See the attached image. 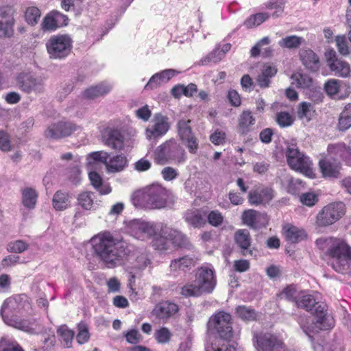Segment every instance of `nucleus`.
Listing matches in <instances>:
<instances>
[{"label": "nucleus", "mask_w": 351, "mask_h": 351, "mask_svg": "<svg viewBox=\"0 0 351 351\" xmlns=\"http://www.w3.org/2000/svg\"><path fill=\"white\" fill-rule=\"evenodd\" d=\"M57 334L61 343L65 348H70L72 346L73 339L75 335L74 331L69 329L66 325L60 326L57 330Z\"/></svg>", "instance_id": "obj_42"}, {"label": "nucleus", "mask_w": 351, "mask_h": 351, "mask_svg": "<svg viewBox=\"0 0 351 351\" xmlns=\"http://www.w3.org/2000/svg\"><path fill=\"white\" fill-rule=\"evenodd\" d=\"M300 56L306 68L316 71L319 67V60L317 56L311 49H302Z\"/></svg>", "instance_id": "obj_31"}, {"label": "nucleus", "mask_w": 351, "mask_h": 351, "mask_svg": "<svg viewBox=\"0 0 351 351\" xmlns=\"http://www.w3.org/2000/svg\"><path fill=\"white\" fill-rule=\"evenodd\" d=\"M351 127V104H347L339 115L337 129L344 132Z\"/></svg>", "instance_id": "obj_45"}, {"label": "nucleus", "mask_w": 351, "mask_h": 351, "mask_svg": "<svg viewBox=\"0 0 351 351\" xmlns=\"http://www.w3.org/2000/svg\"><path fill=\"white\" fill-rule=\"evenodd\" d=\"M349 148L344 143H338L329 145L327 151L330 158L337 161L339 159H343L348 153Z\"/></svg>", "instance_id": "obj_37"}, {"label": "nucleus", "mask_w": 351, "mask_h": 351, "mask_svg": "<svg viewBox=\"0 0 351 351\" xmlns=\"http://www.w3.org/2000/svg\"><path fill=\"white\" fill-rule=\"evenodd\" d=\"M335 42L338 51L341 55L347 56L350 53L347 41L344 36H337L335 38Z\"/></svg>", "instance_id": "obj_62"}, {"label": "nucleus", "mask_w": 351, "mask_h": 351, "mask_svg": "<svg viewBox=\"0 0 351 351\" xmlns=\"http://www.w3.org/2000/svg\"><path fill=\"white\" fill-rule=\"evenodd\" d=\"M172 337V334L169 328L166 327H161L156 330L154 332V338L158 343L166 344L168 343Z\"/></svg>", "instance_id": "obj_55"}, {"label": "nucleus", "mask_w": 351, "mask_h": 351, "mask_svg": "<svg viewBox=\"0 0 351 351\" xmlns=\"http://www.w3.org/2000/svg\"><path fill=\"white\" fill-rule=\"evenodd\" d=\"M125 134L119 130H111V149L121 151L124 147Z\"/></svg>", "instance_id": "obj_49"}, {"label": "nucleus", "mask_w": 351, "mask_h": 351, "mask_svg": "<svg viewBox=\"0 0 351 351\" xmlns=\"http://www.w3.org/2000/svg\"><path fill=\"white\" fill-rule=\"evenodd\" d=\"M169 119L160 113L156 114L145 130V136L148 140L158 139L163 136L169 130Z\"/></svg>", "instance_id": "obj_16"}, {"label": "nucleus", "mask_w": 351, "mask_h": 351, "mask_svg": "<svg viewBox=\"0 0 351 351\" xmlns=\"http://www.w3.org/2000/svg\"><path fill=\"white\" fill-rule=\"evenodd\" d=\"M95 195L93 192L84 191L78 195L77 203L84 210L93 209L97 204Z\"/></svg>", "instance_id": "obj_39"}, {"label": "nucleus", "mask_w": 351, "mask_h": 351, "mask_svg": "<svg viewBox=\"0 0 351 351\" xmlns=\"http://www.w3.org/2000/svg\"><path fill=\"white\" fill-rule=\"evenodd\" d=\"M46 47L51 58H64L71 52L72 40L66 35L53 36L47 42Z\"/></svg>", "instance_id": "obj_8"}, {"label": "nucleus", "mask_w": 351, "mask_h": 351, "mask_svg": "<svg viewBox=\"0 0 351 351\" xmlns=\"http://www.w3.org/2000/svg\"><path fill=\"white\" fill-rule=\"evenodd\" d=\"M318 248L323 251H326L330 256L337 251L345 250L344 242L332 237L319 238L315 241Z\"/></svg>", "instance_id": "obj_26"}, {"label": "nucleus", "mask_w": 351, "mask_h": 351, "mask_svg": "<svg viewBox=\"0 0 351 351\" xmlns=\"http://www.w3.org/2000/svg\"><path fill=\"white\" fill-rule=\"evenodd\" d=\"M29 247V244L22 240H16L10 242L7 245V250L12 253L20 254Z\"/></svg>", "instance_id": "obj_57"}, {"label": "nucleus", "mask_w": 351, "mask_h": 351, "mask_svg": "<svg viewBox=\"0 0 351 351\" xmlns=\"http://www.w3.org/2000/svg\"><path fill=\"white\" fill-rule=\"evenodd\" d=\"M153 158L158 165H165L169 162L180 165L185 162L186 154L182 146L176 139L170 138L156 148Z\"/></svg>", "instance_id": "obj_3"}, {"label": "nucleus", "mask_w": 351, "mask_h": 351, "mask_svg": "<svg viewBox=\"0 0 351 351\" xmlns=\"http://www.w3.org/2000/svg\"><path fill=\"white\" fill-rule=\"evenodd\" d=\"M315 110L313 106L308 102H301L297 109V116L299 119L309 122L315 116Z\"/></svg>", "instance_id": "obj_35"}, {"label": "nucleus", "mask_w": 351, "mask_h": 351, "mask_svg": "<svg viewBox=\"0 0 351 351\" xmlns=\"http://www.w3.org/2000/svg\"><path fill=\"white\" fill-rule=\"evenodd\" d=\"M340 81L336 79H330L324 84V90L330 97L335 95L339 90Z\"/></svg>", "instance_id": "obj_59"}, {"label": "nucleus", "mask_w": 351, "mask_h": 351, "mask_svg": "<svg viewBox=\"0 0 351 351\" xmlns=\"http://www.w3.org/2000/svg\"><path fill=\"white\" fill-rule=\"evenodd\" d=\"M266 8L270 10H276V11L272 14L274 17L279 16L283 12L284 10L282 3L281 1H279L278 0H270L266 4Z\"/></svg>", "instance_id": "obj_63"}, {"label": "nucleus", "mask_w": 351, "mask_h": 351, "mask_svg": "<svg viewBox=\"0 0 351 351\" xmlns=\"http://www.w3.org/2000/svg\"><path fill=\"white\" fill-rule=\"evenodd\" d=\"M344 250L331 255V267L338 273H351V247L344 242Z\"/></svg>", "instance_id": "obj_17"}, {"label": "nucleus", "mask_w": 351, "mask_h": 351, "mask_svg": "<svg viewBox=\"0 0 351 351\" xmlns=\"http://www.w3.org/2000/svg\"><path fill=\"white\" fill-rule=\"evenodd\" d=\"M270 43V39L266 36L260 40L251 49L250 53L252 57H257L261 53L263 57H270L273 54V49L270 47L263 48L265 45Z\"/></svg>", "instance_id": "obj_33"}, {"label": "nucleus", "mask_w": 351, "mask_h": 351, "mask_svg": "<svg viewBox=\"0 0 351 351\" xmlns=\"http://www.w3.org/2000/svg\"><path fill=\"white\" fill-rule=\"evenodd\" d=\"M14 10L10 6L0 7V37L12 36L14 32Z\"/></svg>", "instance_id": "obj_18"}, {"label": "nucleus", "mask_w": 351, "mask_h": 351, "mask_svg": "<svg viewBox=\"0 0 351 351\" xmlns=\"http://www.w3.org/2000/svg\"><path fill=\"white\" fill-rule=\"evenodd\" d=\"M128 162L123 153L113 155L111 152V173H117L123 171L128 167Z\"/></svg>", "instance_id": "obj_44"}, {"label": "nucleus", "mask_w": 351, "mask_h": 351, "mask_svg": "<svg viewBox=\"0 0 351 351\" xmlns=\"http://www.w3.org/2000/svg\"><path fill=\"white\" fill-rule=\"evenodd\" d=\"M160 232L168 237L171 245L185 248L189 247L190 245V242L187 237L177 229H174L167 225L160 224Z\"/></svg>", "instance_id": "obj_20"}, {"label": "nucleus", "mask_w": 351, "mask_h": 351, "mask_svg": "<svg viewBox=\"0 0 351 351\" xmlns=\"http://www.w3.org/2000/svg\"><path fill=\"white\" fill-rule=\"evenodd\" d=\"M159 230L156 232V234L153 235L152 242L153 247L160 252H165L171 248V243L168 239V237L163 234L160 232V224L158 226Z\"/></svg>", "instance_id": "obj_32"}, {"label": "nucleus", "mask_w": 351, "mask_h": 351, "mask_svg": "<svg viewBox=\"0 0 351 351\" xmlns=\"http://www.w3.org/2000/svg\"><path fill=\"white\" fill-rule=\"evenodd\" d=\"M191 120L181 119L177 123L178 134L180 139L186 145L191 154H196L199 148V142L192 132Z\"/></svg>", "instance_id": "obj_12"}, {"label": "nucleus", "mask_w": 351, "mask_h": 351, "mask_svg": "<svg viewBox=\"0 0 351 351\" xmlns=\"http://www.w3.org/2000/svg\"><path fill=\"white\" fill-rule=\"evenodd\" d=\"M330 69L335 73V75L341 77H348L350 73V64L341 59L330 63Z\"/></svg>", "instance_id": "obj_40"}, {"label": "nucleus", "mask_w": 351, "mask_h": 351, "mask_svg": "<svg viewBox=\"0 0 351 351\" xmlns=\"http://www.w3.org/2000/svg\"><path fill=\"white\" fill-rule=\"evenodd\" d=\"M286 157L289 167L309 178H314L315 173L312 167V162L310 158L300 152L293 145L287 147Z\"/></svg>", "instance_id": "obj_5"}, {"label": "nucleus", "mask_w": 351, "mask_h": 351, "mask_svg": "<svg viewBox=\"0 0 351 351\" xmlns=\"http://www.w3.org/2000/svg\"><path fill=\"white\" fill-rule=\"evenodd\" d=\"M277 69L275 66L265 64L263 66L261 73L257 76L258 85L261 88L269 87L271 78L277 73Z\"/></svg>", "instance_id": "obj_30"}, {"label": "nucleus", "mask_w": 351, "mask_h": 351, "mask_svg": "<svg viewBox=\"0 0 351 351\" xmlns=\"http://www.w3.org/2000/svg\"><path fill=\"white\" fill-rule=\"evenodd\" d=\"M276 122L282 127L291 126L293 123V119L292 116L287 112H280L276 114Z\"/></svg>", "instance_id": "obj_60"}, {"label": "nucleus", "mask_w": 351, "mask_h": 351, "mask_svg": "<svg viewBox=\"0 0 351 351\" xmlns=\"http://www.w3.org/2000/svg\"><path fill=\"white\" fill-rule=\"evenodd\" d=\"M108 154L104 152H95L86 156V168L88 171H96L104 166L110 171V165L108 163Z\"/></svg>", "instance_id": "obj_23"}, {"label": "nucleus", "mask_w": 351, "mask_h": 351, "mask_svg": "<svg viewBox=\"0 0 351 351\" xmlns=\"http://www.w3.org/2000/svg\"><path fill=\"white\" fill-rule=\"evenodd\" d=\"M223 217L218 210H213L208 215V221L210 224L217 227L223 222Z\"/></svg>", "instance_id": "obj_64"}, {"label": "nucleus", "mask_w": 351, "mask_h": 351, "mask_svg": "<svg viewBox=\"0 0 351 351\" xmlns=\"http://www.w3.org/2000/svg\"><path fill=\"white\" fill-rule=\"evenodd\" d=\"M55 19L50 12L43 19L41 23V28L44 31H54L58 28Z\"/></svg>", "instance_id": "obj_61"}, {"label": "nucleus", "mask_w": 351, "mask_h": 351, "mask_svg": "<svg viewBox=\"0 0 351 351\" xmlns=\"http://www.w3.org/2000/svg\"><path fill=\"white\" fill-rule=\"evenodd\" d=\"M90 243L95 256L109 267L110 264V232H99L90 239Z\"/></svg>", "instance_id": "obj_10"}, {"label": "nucleus", "mask_w": 351, "mask_h": 351, "mask_svg": "<svg viewBox=\"0 0 351 351\" xmlns=\"http://www.w3.org/2000/svg\"><path fill=\"white\" fill-rule=\"evenodd\" d=\"M321 171L324 177L337 178L341 169L340 162L331 158H324L319 162Z\"/></svg>", "instance_id": "obj_29"}, {"label": "nucleus", "mask_w": 351, "mask_h": 351, "mask_svg": "<svg viewBox=\"0 0 351 351\" xmlns=\"http://www.w3.org/2000/svg\"><path fill=\"white\" fill-rule=\"evenodd\" d=\"M38 193L32 187H26L22 190V202L24 206L33 209L37 202Z\"/></svg>", "instance_id": "obj_41"}, {"label": "nucleus", "mask_w": 351, "mask_h": 351, "mask_svg": "<svg viewBox=\"0 0 351 351\" xmlns=\"http://www.w3.org/2000/svg\"><path fill=\"white\" fill-rule=\"evenodd\" d=\"M178 311L176 304L168 301L158 304L152 311L153 315L160 320H167Z\"/></svg>", "instance_id": "obj_28"}, {"label": "nucleus", "mask_w": 351, "mask_h": 351, "mask_svg": "<svg viewBox=\"0 0 351 351\" xmlns=\"http://www.w3.org/2000/svg\"><path fill=\"white\" fill-rule=\"evenodd\" d=\"M256 119L252 111L243 110L238 117L237 130L240 134L246 135L253 130Z\"/></svg>", "instance_id": "obj_27"}, {"label": "nucleus", "mask_w": 351, "mask_h": 351, "mask_svg": "<svg viewBox=\"0 0 351 351\" xmlns=\"http://www.w3.org/2000/svg\"><path fill=\"white\" fill-rule=\"evenodd\" d=\"M345 214L343 202H335L324 206L317 215L316 224L319 227H326L337 221Z\"/></svg>", "instance_id": "obj_9"}, {"label": "nucleus", "mask_w": 351, "mask_h": 351, "mask_svg": "<svg viewBox=\"0 0 351 351\" xmlns=\"http://www.w3.org/2000/svg\"><path fill=\"white\" fill-rule=\"evenodd\" d=\"M195 265L193 259L188 256L174 259L171 262V271L177 272L180 271H186Z\"/></svg>", "instance_id": "obj_34"}, {"label": "nucleus", "mask_w": 351, "mask_h": 351, "mask_svg": "<svg viewBox=\"0 0 351 351\" xmlns=\"http://www.w3.org/2000/svg\"><path fill=\"white\" fill-rule=\"evenodd\" d=\"M80 128L73 122L60 121L49 125L45 132V136L49 139L58 140L71 136Z\"/></svg>", "instance_id": "obj_13"}, {"label": "nucleus", "mask_w": 351, "mask_h": 351, "mask_svg": "<svg viewBox=\"0 0 351 351\" xmlns=\"http://www.w3.org/2000/svg\"><path fill=\"white\" fill-rule=\"evenodd\" d=\"M223 59V52L219 49H214L206 56L202 58L198 62L199 65L206 66L210 63H217Z\"/></svg>", "instance_id": "obj_54"}, {"label": "nucleus", "mask_w": 351, "mask_h": 351, "mask_svg": "<svg viewBox=\"0 0 351 351\" xmlns=\"http://www.w3.org/2000/svg\"><path fill=\"white\" fill-rule=\"evenodd\" d=\"M158 225L151 222L134 219L129 223L128 229L130 234L135 238L144 240L146 238H151L156 234L159 230Z\"/></svg>", "instance_id": "obj_15"}, {"label": "nucleus", "mask_w": 351, "mask_h": 351, "mask_svg": "<svg viewBox=\"0 0 351 351\" xmlns=\"http://www.w3.org/2000/svg\"><path fill=\"white\" fill-rule=\"evenodd\" d=\"M0 351H25L15 340L3 337L0 339Z\"/></svg>", "instance_id": "obj_50"}, {"label": "nucleus", "mask_w": 351, "mask_h": 351, "mask_svg": "<svg viewBox=\"0 0 351 351\" xmlns=\"http://www.w3.org/2000/svg\"><path fill=\"white\" fill-rule=\"evenodd\" d=\"M231 315L224 311H219L212 315L207 324L208 329L211 332H216L219 337L224 340H229L232 337Z\"/></svg>", "instance_id": "obj_7"}, {"label": "nucleus", "mask_w": 351, "mask_h": 351, "mask_svg": "<svg viewBox=\"0 0 351 351\" xmlns=\"http://www.w3.org/2000/svg\"><path fill=\"white\" fill-rule=\"evenodd\" d=\"M53 206L56 210H63L70 204V196L66 192L58 191L53 195Z\"/></svg>", "instance_id": "obj_38"}, {"label": "nucleus", "mask_w": 351, "mask_h": 351, "mask_svg": "<svg viewBox=\"0 0 351 351\" xmlns=\"http://www.w3.org/2000/svg\"><path fill=\"white\" fill-rule=\"evenodd\" d=\"M31 304L25 295H16L6 299L3 303L0 315L5 322V316L14 317V315H24L25 313L30 314Z\"/></svg>", "instance_id": "obj_6"}, {"label": "nucleus", "mask_w": 351, "mask_h": 351, "mask_svg": "<svg viewBox=\"0 0 351 351\" xmlns=\"http://www.w3.org/2000/svg\"><path fill=\"white\" fill-rule=\"evenodd\" d=\"M304 41L302 37L291 35L282 38L279 40L278 45L282 48L296 49L304 43Z\"/></svg>", "instance_id": "obj_47"}, {"label": "nucleus", "mask_w": 351, "mask_h": 351, "mask_svg": "<svg viewBox=\"0 0 351 351\" xmlns=\"http://www.w3.org/2000/svg\"><path fill=\"white\" fill-rule=\"evenodd\" d=\"M300 293H298L296 288L293 285H289L285 287L280 293L282 298H285L287 300L293 301L296 303Z\"/></svg>", "instance_id": "obj_58"}, {"label": "nucleus", "mask_w": 351, "mask_h": 351, "mask_svg": "<svg viewBox=\"0 0 351 351\" xmlns=\"http://www.w3.org/2000/svg\"><path fill=\"white\" fill-rule=\"evenodd\" d=\"M128 254L126 244L122 239H116L111 237V267L122 264Z\"/></svg>", "instance_id": "obj_22"}, {"label": "nucleus", "mask_w": 351, "mask_h": 351, "mask_svg": "<svg viewBox=\"0 0 351 351\" xmlns=\"http://www.w3.org/2000/svg\"><path fill=\"white\" fill-rule=\"evenodd\" d=\"M242 221L244 224L252 229H259L267 224L268 217L265 213L249 209L243 213Z\"/></svg>", "instance_id": "obj_19"}, {"label": "nucleus", "mask_w": 351, "mask_h": 351, "mask_svg": "<svg viewBox=\"0 0 351 351\" xmlns=\"http://www.w3.org/2000/svg\"><path fill=\"white\" fill-rule=\"evenodd\" d=\"M180 293L185 298L199 297L202 295L195 281L193 282H188L182 286Z\"/></svg>", "instance_id": "obj_53"}, {"label": "nucleus", "mask_w": 351, "mask_h": 351, "mask_svg": "<svg viewBox=\"0 0 351 351\" xmlns=\"http://www.w3.org/2000/svg\"><path fill=\"white\" fill-rule=\"evenodd\" d=\"M14 79L16 86L25 93L40 95L45 91V79L41 76L23 71L17 73Z\"/></svg>", "instance_id": "obj_4"}, {"label": "nucleus", "mask_w": 351, "mask_h": 351, "mask_svg": "<svg viewBox=\"0 0 351 351\" xmlns=\"http://www.w3.org/2000/svg\"><path fill=\"white\" fill-rule=\"evenodd\" d=\"M234 239L243 256H252L253 251L251 250L252 238L247 230L240 229L237 230L234 233Z\"/></svg>", "instance_id": "obj_25"}, {"label": "nucleus", "mask_w": 351, "mask_h": 351, "mask_svg": "<svg viewBox=\"0 0 351 351\" xmlns=\"http://www.w3.org/2000/svg\"><path fill=\"white\" fill-rule=\"evenodd\" d=\"M238 316L245 321H254L256 318L255 311L245 306H241L236 311Z\"/></svg>", "instance_id": "obj_56"}, {"label": "nucleus", "mask_w": 351, "mask_h": 351, "mask_svg": "<svg viewBox=\"0 0 351 351\" xmlns=\"http://www.w3.org/2000/svg\"><path fill=\"white\" fill-rule=\"evenodd\" d=\"M269 18V14L265 12H261L249 17L244 23L247 28L256 27Z\"/></svg>", "instance_id": "obj_51"}, {"label": "nucleus", "mask_w": 351, "mask_h": 351, "mask_svg": "<svg viewBox=\"0 0 351 351\" xmlns=\"http://www.w3.org/2000/svg\"><path fill=\"white\" fill-rule=\"evenodd\" d=\"M194 281L202 295L211 293L217 285L214 269L207 266L201 267L196 271Z\"/></svg>", "instance_id": "obj_11"}, {"label": "nucleus", "mask_w": 351, "mask_h": 351, "mask_svg": "<svg viewBox=\"0 0 351 351\" xmlns=\"http://www.w3.org/2000/svg\"><path fill=\"white\" fill-rule=\"evenodd\" d=\"M284 231L286 239L291 243H298L306 238L304 231L293 226H285Z\"/></svg>", "instance_id": "obj_36"}, {"label": "nucleus", "mask_w": 351, "mask_h": 351, "mask_svg": "<svg viewBox=\"0 0 351 351\" xmlns=\"http://www.w3.org/2000/svg\"><path fill=\"white\" fill-rule=\"evenodd\" d=\"M184 218L186 222L194 228L201 227L205 223L200 211L197 209L187 210L184 213Z\"/></svg>", "instance_id": "obj_43"}, {"label": "nucleus", "mask_w": 351, "mask_h": 351, "mask_svg": "<svg viewBox=\"0 0 351 351\" xmlns=\"http://www.w3.org/2000/svg\"><path fill=\"white\" fill-rule=\"evenodd\" d=\"M40 16V10L37 7L34 6L27 8L25 12L26 22L32 26L38 23Z\"/></svg>", "instance_id": "obj_52"}, {"label": "nucleus", "mask_w": 351, "mask_h": 351, "mask_svg": "<svg viewBox=\"0 0 351 351\" xmlns=\"http://www.w3.org/2000/svg\"><path fill=\"white\" fill-rule=\"evenodd\" d=\"M296 306L316 316L315 322L311 326H302L303 331L312 339L311 332H317L319 330H328L334 325L333 319L328 315L326 304L317 302L314 295L302 292L296 300Z\"/></svg>", "instance_id": "obj_1"}, {"label": "nucleus", "mask_w": 351, "mask_h": 351, "mask_svg": "<svg viewBox=\"0 0 351 351\" xmlns=\"http://www.w3.org/2000/svg\"><path fill=\"white\" fill-rule=\"evenodd\" d=\"M254 339H256L258 351H283L285 349L282 340L273 333L254 334Z\"/></svg>", "instance_id": "obj_14"}, {"label": "nucleus", "mask_w": 351, "mask_h": 351, "mask_svg": "<svg viewBox=\"0 0 351 351\" xmlns=\"http://www.w3.org/2000/svg\"><path fill=\"white\" fill-rule=\"evenodd\" d=\"M8 326H12L18 330H23L28 333H33L34 329L33 328L35 324V319L32 317H21L18 315H14V317H8L5 316V322Z\"/></svg>", "instance_id": "obj_24"}, {"label": "nucleus", "mask_w": 351, "mask_h": 351, "mask_svg": "<svg viewBox=\"0 0 351 351\" xmlns=\"http://www.w3.org/2000/svg\"><path fill=\"white\" fill-rule=\"evenodd\" d=\"M168 197L167 191L160 184H152L133 194L132 202L135 206L148 208L165 207Z\"/></svg>", "instance_id": "obj_2"}, {"label": "nucleus", "mask_w": 351, "mask_h": 351, "mask_svg": "<svg viewBox=\"0 0 351 351\" xmlns=\"http://www.w3.org/2000/svg\"><path fill=\"white\" fill-rule=\"evenodd\" d=\"M275 192L270 187L251 191L248 194V202L251 205L258 206L269 204L274 197Z\"/></svg>", "instance_id": "obj_21"}, {"label": "nucleus", "mask_w": 351, "mask_h": 351, "mask_svg": "<svg viewBox=\"0 0 351 351\" xmlns=\"http://www.w3.org/2000/svg\"><path fill=\"white\" fill-rule=\"evenodd\" d=\"M89 326L85 322H80L77 326L76 341L80 345L87 343L90 337Z\"/></svg>", "instance_id": "obj_46"}, {"label": "nucleus", "mask_w": 351, "mask_h": 351, "mask_svg": "<svg viewBox=\"0 0 351 351\" xmlns=\"http://www.w3.org/2000/svg\"><path fill=\"white\" fill-rule=\"evenodd\" d=\"M108 92V87L104 84L93 86L85 90L84 97L87 99H95L102 96Z\"/></svg>", "instance_id": "obj_48"}]
</instances>
